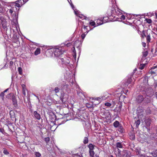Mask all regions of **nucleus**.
Returning a JSON list of instances; mask_svg holds the SVG:
<instances>
[{
    "label": "nucleus",
    "instance_id": "39448f33",
    "mask_svg": "<svg viewBox=\"0 0 157 157\" xmlns=\"http://www.w3.org/2000/svg\"><path fill=\"white\" fill-rule=\"evenodd\" d=\"M144 112V110L142 109L139 110H137V114L138 116V117L139 118L142 119L145 118V116H144L143 112Z\"/></svg>",
    "mask_w": 157,
    "mask_h": 157
},
{
    "label": "nucleus",
    "instance_id": "9b49d317",
    "mask_svg": "<svg viewBox=\"0 0 157 157\" xmlns=\"http://www.w3.org/2000/svg\"><path fill=\"white\" fill-rule=\"evenodd\" d=\"M66 118L65 117H63L62 118L59 119L58 120V122L59 125L64 123L66 121Z\"/></svg>",
    "mask_w": 157,
    "mask_h": 157
},
{
    "label": "nucleus",
    "instance_id": "20e7f679",
    "mask_svg": "<svg viewBox=\"0 0 157 157\" xmlns=\"http://www.w3.org/2000/svg\"><path fill=\"white\" fill-rule=\"evenodd\" d=\"M81 43L78 40H76L74 42L73 47L75 48L76 47L77 48L79 54L81 52Z\"/></svg>",
    "mask_w": 157,
    "mask_h": 157
},
{
    "label": "nucleus",
    "instance_id": "b1692460",
    "mask_svg": "<svg viewBox=\"0 0 157 157\" xmlns=\"http://www.w3.org/2000/svg\"><path fill=\"white\" fill-rule=\"evenodd\" d=\"M78 118L79 119V121H80L82 122H85V120L86 119L83 117V115L78 116Z\"/></svg>",
    "mask_w": 157,
    "mask_h": 157
},
{
    "label": "nucleus",
    "instance_id": "58836bf2",
    "mask_svg": "<svg viewBox=\"0 0 157 157\" xmlns=\"http://www.w3.org/2000/svg\"><path fill=\"white\" fill-rule=\"evenodd\" d=\"M3 153L6 155H8L9 154V153L8 151L5 148H3Z\"/></svg>",
    "mask_w": 157,
    "mask_h": 157
},
{
    "label": "nucleus",
    "instance_id": "2f4dec72",
    "mask_svg": "<svg viewBox=\"0 0 157 157\" xmlns=\"http://www.w3.org/2000/svg\"><path fill=\"white\" fill-rule=\"evenodd\" d=\"M89 152L90 156L91 157H94V152L93 150H89Z\"/></svg>",
    "mask_w": 157,
    "mask_h": 157
},
{
    "label": "nucleus",
    "instance_id": "cd10ccee",
    "mask_svg": "<svg viewBox=\"0 0 157 157\" xmlns=\"http://www.w3.org/2000/svg\"><path fill=\"white\" fill-rule=\"evenodd\" d=\"M151 154L154 157L157 156V149L151 152Z\"/></svg>",
    "mask_w": 157,
    "mask_h": 157
},
{
    "label": "nucleus",
    "instance_id": "7c9ffc66",
    "mask_svg": "<svg viewBox=\"0 0 157 157\" xmlns=\"http://www.w3.org/2000/svg\"><path fill=\"white\" fill-rule=\"evenodd\" d=\"M0 20L1 21V23L6 21L3 16L1 15H0Z\"/></svg>",
    "mask_w": 157,
    "mask_h": 157
},
{
    "label": "nucleus",
    "instance_id": "4be33fe9",
    "mask_svg": "<svg viewBox=\"0 0 157 157\" xmlns=\"http://www.w3.org/2000/svg\"><path fill=\"white\" fill-rule=\"evenodd\" d=\"M118 130L119 132H120L121 133L124 132V129L123 128L122 125H120L119 127H118Z\"/></svg>",
    "mask_w": 157,
    "mask_h": 157
},
{
    "label": "nucleus",
    "instance_id": "c85d7f7f",
    "mask_svg": "<svg viewBox=\"0 0 157 157\" xmlns=\"http://www.w3.org/2000/svg\"><path fill=\"white\" fill-rule=\"evenodd\" d=\"M88 147L89 149V150H92L94 149V146L92 144H90L88 145Z\"/></svg>",
    "mask_w": 157,
    "mask_h": 157
},
{
    "label": "nucleus",
    "instance_id": "a211bd4d",
    "mask_svg": "<svg viewBox=\"0 0 157 157\" xmlns=\"http://www.w3.org/2000/svg\"><path fill=\"white\" fill-rule=\"evenodd\" d=\"M49 119L51 122H54L56 120V116L55 114H53V115L50 116Z\"/></svg>",
    "mask_w": 157,
    "mask_h": 157
},
{
    "label": "nucleus",
    "instance_id": "0eeeda50",
    "mask_svg": "<svg viewBox=\"0 0 157 157\" xmlns=\"http://www.w3.org/2000/svg\"><path fill=\"white\" fill-rule=\"evenodd\" d=\"M60 99L63 103H65L67 99V95L64 93L63 94H62L60 96Z\"/></svg>",
    "mask_w": 157,
    "mask_h": 157
},
{
    "label": "nucleus",
    "instance_id": "09e8293b",
    "mask_svg": "<svg viewBox=\"0 0 157 157\" xmlns=\"http://www.w3.org/2000/svg\"><path fill=\"white\" fill-rule=\"evenodd\" d=\"M54 90L55 91V92L57 93L59 92V89L57 87H56L55 88Z\"/></svg>",
    "mask_w": 157,
    "mask_h": 157
},
{
    "label": "nucleus",
    "instance_id": "423d86ee",
    "mask_svg": "<svg viewBox=\"0 0 157 157\" xmlns=\"http://www.w3.org/2000/svg\"><path fill=\"white\" fill-rule=\"evenodd\" d=\"M144 98L143 95H138L136 98V101L138 103H140L144 101Z\"/></svg>",
    "mask_w": 157,
    "mask_h": 157
},
{
    "label": "nucleus",
    "instance_id": "4468645a",
    "mask_svg": "<svg viewBox=\"0 0 157 157\" xmlns=\"http://www.w3.org/2000/svg\"><path fill=\"white\" fill-rule=\"evenodd\" d=\"M33 115L38 120L40 119L41 117L40 114L36 111H34Z\"/></svg>",
    "mask_w": 157,
    "mask_h": 157
},
{
    "label": "nucleus",
    "instance_id": "bb28decb",
    "mask_svg": "<svg viewBox=\"0 0 157 157\" xmlns=\"http://www.w3.org/2000/svg\"><path fill=\"white\" fill-rule=\"evenodd\" d=\"M145 122L146 123V125L147 127H149L150 126L151 123L150 120L149 119H146L145 120Z\"/></svg>",
    "mask_w": 157,
    "mask_h": 157
},
{
    "label": "nucleus",
    "instance_id": "ddd939ff",
    "mask_svg": "<svg viewBox=\"0 0 157 157\" xmlns=\"http://www.w3.org/2000/svg\"><path fill=\"white\" fill-rule=\"evenodd\" d=\"M83 26V29L84 30V31H86V32H85L84 33H83L82 34L81 37L83 39L85 38V37L86 36V35L88 33V32L89 31H87V29H86V27H87V26H86L84 25Z\"/></svg>",
    "mask_w": 157,
    "mask_h": 157
},
{
    "label": "nucleus",
    "instance_id": "338daca9",
    "mask_svg": "<svg viewBox=\"0 0 157 157\" xmlns=\"http://www.w3.org/2000/svg\"><path fill=\"white\" fill-rule=\"evenodd\" d=\"M117 151H118V154L120 155H121V151L118 148H117Z\"/></svg>",
    "mask_w": 157,
    "mask_h": 157
},
{
    "label": "nucleus",
    "instance_id": "052dcab7",
    "mask_svg": "<svg viewBox=\"0 0 157 157\" xmlns=\"http://www.w3.org/2000/svg\"><path fill=\"white\" fill-rule=\"evenodd\" d=\"M13 62L12 61H11L10 62V68L11 67V66L13 65Z\"/></svg>",
    "mask_w": 157,
    "mask_h": 157
},
{
    "label": "nucleus",
    "instance_id": "79ce46f5",
    "mask_svg": "<svg viewBox=\"0 0 157 157\" xmlns=\"http://www.w3.org/2000/svg\"><path fill=\"white\" fill-rule=\"evenodd\" d=\"M68 86L67 84H66V83H63V86L62 88L63 89V90H66Z\"/></svg>",
    "mask_w": 157,
    "mask_h": 157
},
{
    "label": "nucleus",
    "instance_id": "13d9d810",
    "mask_svg": "<svg viewBox=\"0 0 157 157\" xmlns=\"http://www.w3.org/2000/svg\"><path fill=\"white\" fill-rule=\"evenodd\" d=\"M4 93L3 92H2L0 94V96L2 97V99H3V98H4Z\"/></svg>",
    "mask_w": 157,
    "mask_h": 157
},
{
    "label": "nucleus",
    "instance_id": "6e6552de",
    "mask_svg": "<svg viewBox=\"0 0 157 157\" xmlns=\"http://www.w3.org/2000/svg\"><path fill=\"white\" fill-rule=\"evenodd\" d=\"M102 115L107 120H110L111 118V114L109 112H105Z\"/></svg>",
    "mask_w": 157,
    "mask_h": 157
},
{
    "label": "nucleus",
    "instance_id": "0e129e2a",
    "mask_svg": "<svg viewBox=\"0 0 157 157\" xmlns=\"http://www.w3.org/2000/svg\"><path fill=\"white\" fill-rule=\"evenodd\" d=\"M147 22L148 23H151L152 22V21L151 19H148L147 21Z\"/></svg>",
    "mask_w": 157,
    "mask_h": 157
},
{
    "label": "nucleus",
    "instance_id": "de8ad7c7",
    "mask_svg": "<svg viewBox=\"0 0 157 157\" xmlns=\"http://www.w3.org/2000/svg\"><path fill=\"white\" fill-rule=\"evenodd\" d=\"M105 105L106 106L110 107L111 106L112 104L109 102H107L105 103Z\"/></svg>",
    "mask_w": 157,
    "mask_h": 157
},
{
    "label": "nucleus",
    "instance_id": "1a4fd4ad",
    "mask_svg": "<svg viewBox=\"0 0 157 157\" xmlns=\"http://www.w3.org/2000/svg\"><path fill=\"white\" fill-rule=\"evenodd\" d=\"M122 155L123 157H130V156L129 151L127 150H123Z\"/></svg>",
    "mask_w": 157,
    "mask_h": 157
},
{
    "label": "nucleus",
    "instance_id": "7ed1b4c3",
    "mask_svg": "<svg viewBox=\"0 0 157 157\" xmlns=\"http://www.w3.org/2000/svg\"><path fill=\"white\" fill-rule=\"evenodd\" d=\"M53 52L55 56L58 57L62 54L64 52V51H62L61 48H56L53 49Z\"/></svg>",
    "mask_w": 157,
    "mask_h": 157
},
{
    "label": "nucleus",
    "instance_id": "a18cd8bd",
    "mask_svg": "<svg viewBox=\"0 0 157 157\" xmlns=\"http://www.w3.org/2000/svg\"><path fill=\"white\" fill-rule=\"evenodd\" d=\"M18 69L19 74L20 75H22V68L21 67H19Z\"/></svg>",
    "mask_w": 157,
    "mask_h": 157
},
{
    "label": "nucleus",
    "instance_id": "72a5a7b5",
    "mask_svg": "<svg viewBox=\"0 0 157 157\" xmlns=\"http://www.w3.org/2000/svg\"><path fill=\"white\" fill-rule=\"evenodd\" d=\"M146 40H147V42L148 43H149L150 42L151 38L150 36V34L148 35L147 36H146Z\"/></svg>",
    "mask_w": 157,
    "mask_h": 157
},
{
    "label": "nucleus",
    "instance_id": "3c124183",
    "mask_svg": "<svg viewBox=\"0 0 157 157\" xmlns=\"http://www.w3.org/2000/svg\"><path fill=\"white\" fill-rule=\"evenodd\" d=\"M67 0L68 1V2L69 3V4H70L72 8L73 9H74V7L73 5L72 4V3L71 2V0Z\"/></svg>",
    "mask_w": 157,
    "mask_h": 157
},
{
    "label": "nucleus",
    "instance_id": "a878e982",
    "mask_svg": "<svg viewBox=\"0 0 157 157\" xmlns=\"http://www.w3.org/2000/svg\"><path fill=\"white\" fill-rule=\"evenodd\" d=\"M6 21L5 22H4L2 23V26L3 28L5 30L7 31V28L6 26Z\"/></svg>",
    "mask_w": 157,
    "mask_h": 157
},
{
    "label": "nucleus",
    "instance_id": "393cba45",
    "mask_svg": "<svg viewBox=\"0 0 157 157\" xmlns=\"http://www.w3.org/2000/svg\"><path fill=\"white\" fill-rule=\"evenodd\" d=\"M140 119H138L134 123V125H135L136 128H138V127L139 124H140Z\"/></svg>",
    "mask_w": 157,
    "mask_h": 157
},
{
    "label": "nucleus",
    "instance_id": "8fccbe9b",
    "mask_svg": "<svg viewBox=\"0 0 157 157\" xmlns=\"http://www.w3.org/2000/svg\"><path fill=\"white\" fill-rule=\"evenodd\" d=\"M145 64H140L139 67L140 69L141 70L143 69L145 67Z\"/></svg>",
    "mask_w": 157,
    "mask_h": 157
},
{
    "label": "nucleus",
    "instance_id": "f257e3e1",
    "mask_svg": "<svg viewBox=\"0 0 157 157\" xmlns=\"http://www.w3.org/2000/svg\"><path fill=\"white\" fill-rule=\"evenodd\" d=\"M109 1L111 2L110 4H112L111 6L112 8L111 9H109L108 10L107 12L108 15L109 16H112V17H113V13L114 12L116 15H118L119 14H122V12L121 10L117 8L116 9L114 8L116 3L115 0H109Z\"/></svg>",
    "mask_w": 157,
    "mask_h": 157
},
{
    "label": "nucleus",
    "instance_id": "c756f323",
    "mask_svg": "<svg viewBox=\"0 0 157 157\" xmlns=\"http://www.w3.org/2000/svg\"><path fill=\"white\" fill-rule=\"evenodd\" d=\"M40 48H37L34 52V54L37 55L40 53Z\"/></svg>",
    "mask_w": 157,
    "mask_h": 157
},
{
    "label": "nucleus",
    "instance_id": "6ab92c4d",
    "mask_svg": "<svg viewBox=\"0 0 157 157\" xmlns=\"http://www.w3.org/2000/svg\"><path fill=\"white\" fill-rule=\"evenodd\" d=\"M132 79L131 77H130L128 78L127 80L125 82V85L128 86L131 82Z\"/></svg>",
    "mask_w": 157,
    "mask_h": 157
},
{
    "label": "nucleus",
    "instance_id": "f03ea898",
    "mask_svg": "<svg viewBox=\"0 0 157 157\" xmlns=\"http://www.w3.org/2000/svg\"><path fill=\"white\" fill-rule=\"evenodd\" d=\"M57 61L59 65L63 67L67 66L70 63L69 59L66 57L58 58Z\"/></svg>",
    "mask_w": 157,
    "mask_h": 157
},
{
    "label": "nucleus",
    "instance_id": "37998d69",
    "mask_svg": "<svg viewBox=\"0 0 157 157\" xmlns=\"http://www.w3.org/2000/svg\"><path fill=\"white\" fill-rule=\"evenodd\" d=\"M34 154L37 157H40L41 156V154L38 152H35Z\"/></svg>",
    "mask_w": 157,
    "mask_h": 157
},
{
    "label": "nucleus",
    "instance_id": "e2e57ef3",
    "mask_svg": "<svg viewBox=\"0 0 157 157\" xmlns=\"http://www.w3.org/2000/svg\"><path fill=\"white\" fill-rule=\"evenodd\" d=\"M22 94H24V95H25L26 94V93H25V89L23 90L22 91Z\"/></svg>",
    "mask_w": 157,
    "mask_h": 157
},
{
    "label": "nucleus",
    "instance_id": "f3484780",
    "mask_svg": "<svg viewBox=\"0 0 157 157\" xmlns=\"http://www.w3.org/2000/svg\"><path fill=\"white\" fill-rule=\"evenodd\" d=\"M113 124L114 127L115 128H117L121 125V124L119 122L117 121H116L114 122Z\"/></svg>",
    "mask_w": 157,
    "mask_h": 157
},
{
    "label": "nucleus",
    "instance_id": "a19ab883",
    "mask_svg": "<svg viewBox=\"0 0 157 157\" xmlns=\"http://www.w3.org/2000/svg\"><path fill=\"white\" fill-rule=\"evenodd\" d=\"M10 115L11 117H13L14 115V113L13 111L11 110L10 112Z\"/></svg>",
    "mask_w": 157,
    "mask_h": 157
},
{
    "label": "nucleus",
    "instance_id": "ea45409f",
    "mask_svg": "<svg viewBox=\"0 0 157 157\" xmlns=\"http://www.w3.org/2000/svg\"><path fill=\"white\" fill-rule=\"evenodd\" d=\"M16 8V7L14 6L11 9H10V10H9V12L10 13L12 14L13 12V11L14 10V9Z\"/></svg>",
    "mask_w": 157,
    "mask_h": 157
},
{
    "label": "nucleus",
    "instance_id": "412c9836",
    "mask_svg": "<svg viewBox=\"0 0 157 157\" xmlns=\"http://www.w3.org/2000/svg\"><path fill=\"white\" fill-rule=\"evenodd\" d=\"M75 14L77 16H78L80 18H83V19H86V17L83 16L82 14H80L78 13L77 12L75 11Z\"/></svg>",
    "mask_w": 157,
    "mask_h": 157
},
{
    "label": "nucleus",
    "instance_id": "f704fd0d",
    "mask_svg": "<svg viewBox=\"0 0 157 157\" xmlns=\"http://www.w3.org/2000/svg\"><path fill=\"white\" fill-rule=\"evenodd\" d=\"M144 101L146 103H149L151 101V98L150 97L146 98Z\"/></svg>",
    "mask_w": 157,
    "mask_h": 157
},
{
    "label": "nucleus",
    "instance_id": "603ef678",
    "mask_svg": "<svg viewBox=\"0 0 157 157\" xmlns=\"http://www.w3.org/2000/svg\"><path fill=\"white\" fill-rule=\"evenodd\" d=\"M50 138L48 137L45 138L44 139V140L47 143H48L50 141Z\"/></svg>",
    "mask_w": 157,
    "mask_h": 157
},
{
    "label": "nucleus",
    "instance_id": "5701e85b",
    "mask_svg": "<svg viewBox=\"0 0 157 157\" xmlns=\"http://www.w3.org/2000/svg\"><path fill=\"white\" fill-rule=\"evenodd\" d=\"M116 147L117 148H123V145L122 144V143L121 142H117L116 144Z\"/></svg>",
    "mask_w": 157,
    "mask_h": 157
},
{
    "label": "nucleus",
    "instance_id": "dca6fc26",
    "mask_svg": "<svg viewBox=\"0 0 157 157\" xmlns=\"http://www.w3.org/2000/svg\"><path fill=\"white\" fill-rule=\"evenodd\" d=\"M148 52L147 51L143 52L142 61L146 59V57L147 56Z\"/></svg>",
    "mask_w": 157,
    "mask_h": 157
},
{
    "label": "nucleus",
    "instance_id": "49530a36",
    "mask_svg": "<svg viewBox=\"0 0 157 157\" xmlns=\"http://www.w3.org/2000/svg\"><path fill=\"white\" fill-rule=\"evenodd\" d=\"M89 23L90 25L92 26H94L95 24V23L94 21H91Z\"/></svg>",
    "mask_w": 157,
    "mask_h": 157
},
{
    "label": "nucleus",
    "instance_id": "69168bd1",
    "mask_svg": "<svg viewBox=\"0 0 157 157\" xmlns=\"http://www.w3.org/2000/svg\"><path fill=\"white\" fill-rule=\"evenodd\" d=\"M21 86L22 87L23 90L25 89V85L24 84H22L21 85Z\"/></svg>",
    "mask_w": 157,
    "mask_h": 157
},
{
    "label": "nucleus",
    "instance_id": "f8f14e48",
    "mask_svg": "<svg viewBox=\"0 0 157 157\" xmlns=\"http://www.w3.org/2000/svg\"><path fill=\"white\" fill-rule=\"evenodd\" d=\"M12 100L13 101V104L14 107L17 108L18 107V105L17 103V101L15 97L14 96H13L12 98Z\"/></svg>",
    "mask_w": 157,
    "mask_h": 157
},
{
    "label": "nucleus",
    "instance_id": "774afa93",
    "mask_svg": "<svg viewBox=\"0 0 157 157\" xmlns=\"http://www.w3.org/2000/svg\"><path fill=\"white\" fill-rule=\"evenodd\" d=\"M142 45H143V46L144 47H145L146 46V43H144V42H143V43H142Z\"/></svg>",
    "mask_w": 157,
    "mask_h": 157
},
{
    "label": "nucleus",
    "instance_id": "aec40b11",
    "mask_svg": "<svg viewBox=\"0 0 157 157\" xmlns=\"http://www.w3.org/2000/svg\"><path fill=\"white\" fill-rule=\"evenodd\" d=\"M18 15H17L16 14L13 16V21L16 24L18 23Z\"/></svg>",
    "mask_w": 157,
    "mask_h": 157
},
{
    "label": "nucleus",
    "instance_id": "473e14b6",
    "mask_svg": "<svg viewBox=\"0 0 157 157\" xmlns=\"http://www.w3.org/2000/svg\"><path fill=\"white\" fill-rule=\"evenodd\" d=\"M106 97L105 98L104 96H101V97H100L98 98H96V100H105L106 98Z\"/></svg>",
    "mask_w": 157,
    "mask_h": 157
},
{
    "label": "nucleus",
    "instance_id": "e433bc0d",
    "mask_svg": "<svg viewBox=\"0 0 157 157\" xmlns=\"http://www.w3.org/2000/svg\"><path fill=\"white\" fill-rule=\"evenodd\" d=\"M108 18L107 17H105L102 18V21H103V24L108 21Z\"/></svg>",
    "mask_w": 157,
    "mask_h": 157
},
{
    "label": "nucleus",
    "instance_id": "5fc2aeb1",
    "mask_svg": "<svg viewBox=\"0 0 157 157\" xmlns=\"http://www.w3.org/2000/svg\"><path fill=\"white\" fill-rule=\"evenodd\" d=\"M130 138L132 140H134L135 138V135H132V136H130Z\"/></svg>",
    "mask_w": 157,
    "mask_h": 157
},
{
    "label": "nucleus",
    "instance_id": "bf43d9fd",
    "mask_svg": "<svg viewBox=\"0 0 157 157\" xmlns=\"http://www.w3.org/2000/svg\"><path fill=\"white\" fill-rule=\"evenodd\" d=\"M146 112L147 113V114H150L151 113V110L149 109H147L146 110Z\"/></svg>",
    "mask_w": 157,
    "mask_h": 157
},
{
    "label": "nucleus",
    "instance_id": "c03bdc74",
    "mask_svg": "<svg viewBox=\"0 0 157 157\" xmlns=\"http://www.w3.org/2000/svg\"><path fill=\"white\" fill-rule=\"evenodd\" d=\"M141 36L143 38H144V36H146L145 35V31L144 30L143 31L141 35Z\"/></svg>",
    "mask_w": 157,
    "mask_h": 157
},
{
    "label": "nucleus",
    "instance_id": "6e6d98bb",
    "mask_svg": "<svg viewBox=\"0 0 157 157\" xmlns=\"http://www.w3.org/2000/svg\"><path fill=\"white\" fill-rule=\"evenodd\" d=\"M0 132L2 133L3 134H4V133H5L4 129L1 128H0Z\"/></svg>",
    "mask_w": 157,
    "mask_h": 157
},
{
    "label": "nucleus",
    "instance_id": "9d476101",
    "mask_svg": "<svg viewBox=\"0 0 157 157\" xmlns=\"http://www.w3.org/2000/svg\"><path fill=\"white\" fill-rule=\"evenodd\" d=\"M22 0H18L15 2L16 5L15 6L18 7H21V6L25 4L24 2L22 1Z\"/></svg>",
    "mask_w": 157,
    "mask_h": 157
},
{
    "label": "nucleus",
    "instance_id": "864d4df0",
    "mask_svg": "<svg viewBox=\"0 0 157 157\" xmlns=\"http://www.w3.org/2000/svg\"><path fill=\"white\" fill-rule=\"evenodd\" d=\"M127 19L128 20H129L131 19H132L134 18V17H132V16H131V14H129L128 15H127Z\"/></svg>",
    "mask_w": 157,
    "mask_h": 157
},
{
    "label": "nucleus",
    "instance_id": "4d7b16f0",
    "mask_svg": "<svg viewBox=\"0 0 157 157\" xmlns=\"http://www.w3.org/2000/svg\"><path fill=\"white\" fill-rule=\"evenodd\" d=\"M86 106L88 108H91L92 106V105L91 104H90L89 103H87L86 104Z\"/></svg>",
    "mask_w": 157,
    "mask_h": 157
},
{
    "label": "nucleus",
    "instance_id": "2eb2a0df",
    "mask_svg": "<svg viewBox=\"0 0 157 157\" xmlns=\"http://www.w3.org/2000/svg\"><path fill=\"white\" fill-rule=\"evenodd\" d=\"M96 22L98 25H100L103 24L102 18H98Z\"/></svg>",
    "mask_w": 157,
    "mask_h": 157
},
{
    "label": "nucleus",
    "instance_id": "4c0bfd02",
    "mask_svg": "<svg viewBox=\"0 0 157 157\" xmlns=\"http://www.w3.org/2000/svg\"><path fill=\"white\" fill-rule=\"evenodd\" d=\"M88 137H85L83 140V143L85 144H87L88 143Z\"/></svg>",
    "mask_w": 157,
    "mask_h": 157
},
{
    "label": "nucleus",
    "instance_id": "c9c22d12",
    "mask_svg": "<svg viewBox=\"0 0 157 157\" xmlns=\"http://www.w3.org/2000/svg\"><path fill=\"white\" fill-rule=\"evenodd\" d=\"M72 51H73V57L75 58H76V50H75V48L74 47H73V50Z\"/></svg>",
    "mask_w": 157,
    "mask_h": 157
},
{
    "label": "nucleus",
    "instance_id": "680f3d73",
    "mask_svg": "<svg viewBox=\"0 0 157 157\" xmlns=\"http://www.w3.org/2000/svg\"><path fill=\"white\" fill-rule=\"evenodd\" d=\"M121 20H124L125 19V16L124 15H122L121 16Z\"/></svg>",
    "mask_w": 157,
    "mask_h": 157
}]
</instances>
